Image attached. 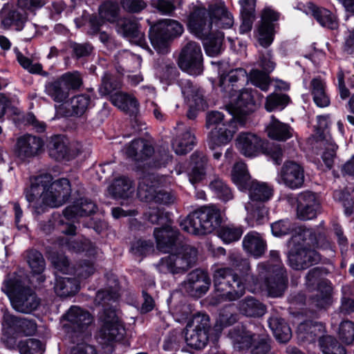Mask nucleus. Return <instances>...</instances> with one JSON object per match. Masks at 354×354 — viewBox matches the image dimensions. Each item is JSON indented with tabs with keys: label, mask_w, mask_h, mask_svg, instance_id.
Returning a JSON list of instances; mask_svg holds the SVG:
<instances>
[{
	"label": "nucleus",
	"mask_w": 354,
	"mask_h": 354,
	"mask_svg": "<svg viewBox=\"0 0 354 354\" xmlns=\"http://www.w3.org/2000/svg\"><path fill=\"white\" fill-rule=\"evenodd\" d=\"M232 120L231 118L229 123H222L221 127L211 130L208 136V145L211 149L225 145L232 140L234 133V130L230 129Z\"/></svg>",
	"instance_id": "28"
},
{
	"label": "nucleus",
	"mask_w": 354,
	"mask_h": 354,
	"mask_svg": "<svg viewBox=\"0 0 354 354\" xmlns=\"http://www.w3.org/2000/svg\"><path fill=\"white\" fill-rule=\"evenodd\" d=\"M319 346L323 354H346L345 348L337 340L330 336L325 335L319 340Z\"/></svg>",
	"instance_id": "57"
},
{
	"label": "nucleus",
	"mask_w": 354,
	"mask_h": 354,
	"mask_svg": "<svg viewBox=\"0 0 354 354\" xmlns=\"http://www.w3.org/2000/svg\"><path fill=\"white\" fill-rule=\"evenodd\" d=\"M325 326L322 323L307 321L301 323L297 328L299 337L304 341L314 342L317 338L319 341L324 337Z\"/></svg>",
	"instance_id": "30"
},
{
	"label": "nucleus",
	"mask_w": 354,
	"mask_h": 354,
	"mask_svg": "<svg viewBox=\"0 0 354 354\" xmlns=\"http://www.w3.org/2000/svg\"><path fill=\"white\" fill-rule=\"evenodd\" d=\"M117 31L131 42L144 46L145 39L144 33L140 29L138 21L134 18H123L117 23Z\"/></svg>",
	"instance_id": "21"
},
{
	"label": "nucleus",
	"mask_w": 354,
	"mask_h": 354,
	"mask_svg": "<svg viewBox=\"0 0 354 354\" xmlns=\"http://www.w3.org/2000/svg\"><path fill=\"white\" fill-rule=\"evenodd\" d=\"M192 167L188 172L189 182L195 185L205 178L207 168V158L202 153L195 151L191 156Z\"/></svg>",
	"instance_id": "27"
},
{
	"label": "nucleus",
	"mask_w": 354,
	"mask_h": 354,
	"mask_svg": "<svg viewBox=\"0 0 354 354\" xmlns=\"http://www.w3.org/2000/svg\"><path fill=\"white\" fill-rule=\"evenodd\" d=\"M80 289L79 281L75 278L57 277L54 290L57 296L67 297L74 295Z\"/></svg>",
	"instance_id": "43"
},
{
	"label": "nucleus",
	"mask_w": 354,
	"mask_h": 354,
	"mask_svg": "<svg viewBox=\"0 0 354 354\" xmlns=\"http://www.w3.org/2000/svg\"><path fill=\"white\" fill-rule=\"evenodd\" d=\"M239 310L247 317H261L266 313V306L252 297H247L239 301Z\"/></svg>",
	"instance_id": "45"
},
{
	"label": "nucleus",
	"mask_w": 354,
	"mask_h": 354,
	"mask_svg": "<svg viewBox=\"0 0 354 354\" xmlns=\"http://www.w3.org/2000/svg\"><path fill=\"white\" fill-rule=\"evenodd\" d=\"M26 261L35 276H37V280L39 283L44 282L46 279L42 272L45 270L46 263L42 254L34 249L26 252Z\"/></svg>",
	"instance_id": "40"
},
{
	"label": "nucleus",
	"mask_w": 354,
	"mask_h": 354,
	"mask_svg": "<svg viewBox=\"0 0 354 354\" xmlns=\"http://www.w3.org/2000/svg\"><path fill=\"white\" fill-rule=\"evenodd\" d=\"M304 179L303 167L295 161H286L281 169L278 181L292 189H296L303 186Z\"/></svg>",
	"instance_id": "16"
},
{
	"label": "nucleus",
	"mask_w": 354,
	"mask_h": 354,
	"mask_svg": "<svg viewBox=\"0 0 354 354\" xmlns=\"http://www.w3.org/2000/svg\"><path fill=\"white\" fill-rule=\"evenodd\" d=\"M270 261L257 265V275L255 276L262 283V290H265L268 296L279 297L287 288L288 277L286 270L277 250L270 252Z\"/></svg>",
	"instance_id": "4"
},
{
	"label": "nucleus",
	"mask_w": 354,
	"mask_h": 354,
	"mask_svg": "<svg viewBox=\"0 0 354 354\" xmlns=\"http://www.w3.org/2000/svg\"><path fill=\"white\" fill-rule=\"evenodd\" d=\"M270 339L265 333H258V338L251 347V354H274L271 350Z\"/></svg>",
	"instance_id": "62"
},
{
	"label": "nucleus",
	"mask_w": 354,
	"mask_h": 354,
	"mask_svg": "<svg viewBox=\"0 0 354 354\" xmlns=\"http://www.w3.org/2000/svg\"><path fill=\"white\" fill-rule=\"evenodd\" d=\"M211 339H214V335H207L203 331L192 328L190 325H187L185 333V339L187 344L195 349L203 348L206 344L207 341Z\"/></svg>",
	"instance_id": "42"
},
{
	"label": "nucleus",
	"mask_w": 354,
	"mask_h": 354,
	"mask_svg": "<svg viewBox=\"0 0 354 354\" xmlns=\"http://www.w3.org/2000/svg\"><path fill=\"white\" fill-rule=\"evenodd\" d=\"M102 326L100 330V336L107 342H119L125 334V328L116 315L113 306L103 307V312L100 316Z\"/></svg>",
	"instance_id": "12"
},
{
	"label": "nucleus",
	"mask_w": 354,
	"mask_h": 354,
	"mask_svg": "<svg viewBox=\"0 0 354 354\" xmlns=\"http://www.w3.org/2000/svg\"><path fill=\"white\" fill-rule=\"evenodd\" d=\"M267 132L270 138L283 142L292 137L294 130L288 124L282 122L272 115L267 127Z\"/></svg>",
	"instance_id": "34"
},
{
	"label": "nucleus",
	"mask_w": 354,
	"mask_h": 354,
	"mask_svg": "<svg viewBox=\"0 0 354 354\" xmlns=\"http://www.w3.org/2000/svg\"><path fill=\"white\" fill-rule=\"evenodd\" d=\"M279 18V14L270 8H265L261 15V24L258 29L259 44L268 47L274 40V24Z\"/></svg>",
	"instance_id": "18"
},
{
	"label": "nucleus",
	"mask_w": 354,
	"mask_h": 354,
	"mask_svg": "<svg viewBox=\"0 0 354 354\" xmlns=\"http://www.w3.org/2000/svg\"><path fill=\"white\" fill-rule=\"evenodd\" d=\"M174 250H176L175 252L160 259L158 265L160 272L173 275L183 274L195 265L198 256L196 248L182 245Z\"/></svg>",
	"instance_id": "8"
},
{
	"label": "nucleus",
	"mask_w": 354,
	"mask_h": 354,
	"mask_svg": "<svg viewBox=\"0 0 354 354\" xmlns=\"http://www.w3.org/2000/svg\"><path fill=\"white\" fill-rule=\"evenodd\" d=\"M223 39V33L217 29L214 30L212 33L207 38L202 39L205 40L204 48L207 55L212 57L219 55L222 50Z\"/></svg>",
	"instance_id": "50"
},
{
	"label": "nucleus",
	"mask_w": 354,
	"mask_h": 354,
	"mask_svg": "<svg viewBox=\"0 0 354 354\" xmlns=\"http://www.w3.org/2000/svg\"><path fill=\"white\" fill-rule=\"evenodd\" d=\"M324 271L320 268L310 270L306 277V284L309 288H317L313 303L318 308H322L331 303L332 287L330 281L323 278Z\"/></svg>",
	"instance_id": "9"
},
{
	"label": "nucleus",
	"mask_w": 354,
	"mask_h": 354,
	"mask_svg": "<svg viewBox=\"0 0 354 354\" xmlns=\"http://www.w3.org/2000/svg\"><path fill=\"white\" fill-rule=\"evenodd\" d=\"M232 180L240 189H245L252 180L245 164L243 162H236L232 171Z\"/></svg>",
	"instance_id": "53"
},
{
	"label": "nucleus",
	"mask_w": 354,
	"mask_h": 354,
	"mask_svg": "<svg viewBox=\"0 0 354 354\" xmlns=\"http://www.w3.org/2000/svg\"><path fill=\"white\" fill-rule=\"evenodd\" d=\"M153 28L169 39L180 36L183 32V26L178 21L172 19L162 20L153 26Z\"/></svg>",
	"instance_id": "49"
},
{
	"label": "nucleus",
	"mask_w": 354,
	"mask_h": 354,
	"mask_svg": "<svg viewBox=\"0 0 354 354\" xmlns=\"http://www.w3.org/2000/svg\"><path fill=\"white\" fill-rule=\"evenodd\" d=\"M18 348L21 354H42L44 351L41 342L35 339L19 342Z\"/></svg>",
	"instance_id": "64"
},
{
	"label": "nucleus",
	"mask_w": 354,
	"mask_h": 354,
	"mask_svg": "<svg viewBox=\"0 0 354 354\" xmlns=\"http://www.w3.org/2000/svg\"><path fill=\"white\" fill-rule=\"evenodd\" d=\"M39 225L40 229L46 234L51 233L56 226H60L59 230L65 234L73 235L75 234L76 228L74 225L66 223V225H64V221L59 215L56 216H53V220L41 223Z\"/></svg>",
	"instance_id": "52"
},
{
	"label": "nucleus",
	"mask_w": 354,
	"mask_h": 354,
	"mask_svg": "<svg viewBox=\"0 0 354 354\" xmlns=\"http://www.w3.org/2000/svg\"><path fill=\"white\" fill-rule=\"evenodd\" d=\"M135 191L133 181L122 176L115 179L108 187V192L115 198H128Z\"/></svg>",
	"instance_id": "38"
},
{
	"label": "nucleus",
	"mask_w": 354,
	"mask_h": 354,
	"mask_svg": "<svg viewBox=\"0 0 354 354\" xmlns=\"http://www.w3.org/2000/svg\"><path fill=\"white\" fill-rule=\"evenodd\" d=\"M166 178L153 173L144 175L139 182L138 196L142 201L169 205L176 201L175 195L162 188Z\"/></svg>",
	"instance_id": "7"
},
{
	"label": "nucleus",
	"mask_w": 354,
	"mask_h": 354,
	"mask_svg": "<svg viewBox=\"0 0 354 354\" xmlns=\"http://www.w3.org/2000/svg\"><path fill=\"white\" fill-rule=\"evenodd\" d=\"M58 78L68 95L71 91L79 90L83 84L81 75L77 71L67 72Z\"/></svg>",
	"instance_id": "56"
},
{
	"label": "nucleus",
	"mask_w": 354,
	"mask_h": 354,
	"mask_svg": "<svg viewBox=\"0 0 354 354\" xmlns=\"http://www.w3.org/2000/svg\"><path fill=\"white\" fill-rule=\"evenodd\" d=\"M122 87V78L115 76L109 72H105L101 78V84L99 86L98 91L102 96L112 95Z\"/></svg>",
	"instance_id": "48"
},
{
	"label": "nucleus",
	"mask_w": 354,
	"mask_h": 354,
	"mask_svg": "<svg viewBox=\"0 0 354 354\" xmlns=\"http://www.w3.org/2000/svg\"><path fill=\"white\" fill-rule=\"evenodd\" d=\"M1 290L9 297L12 308L17 312L31 313L40 304V299L35 292L25 286L17 277L6 280Z\"/></svg>",
	"instance_id": "6"
},
{
	"label": "nucleus",
	"mask_w": 354,
	"mask_h": 354,
	"mask_svg": "<svg viewBox=\"0 0 354 354\" xmlns=\"http://www.w3.org/2000/svg\"><path fill=\"white\" fill-rule=\"evenodd\" d=\"M243 248L244 250L254 257L258 258L261 257L266 249V243L257 232H248L243 239Z\"/></svg>",
	"instance_id": "35"
},
{
	"label": "nucleus",
	"mask_w": 354,
	"mask_h": 354,
	"mask_svg": "<svg viewBox=\"0 0 354 354\" xmlns=\"http://www.w3.org/2000/svg\"><path fill=\"white\" fill-rule=\"evenodd\" d=\"M299 241L307 243L309 245L317 248H327L330 243L326 234V230L321 223L315 228H307L305 226H299L295 229V234L292 236L290 242L297 243Z\"/></svg>",
	"instance_id": "13"
},
{
	"label": "nucleus",
	"mask_w": 354,
	"mask_h": 354,
	"mask_svg": "<svg viewBox=\"0 0 354 354\" xmlns=\"http://www.w3.org/2000/svg\"><path fill=\"white\" fill-rule=\"evenodd\" d=\"M179 67L192 75L203 72V53L200 44L189 40L183 46L178 60Z\"/></svg>",
	"instance_id": "11"
},
{
	"label": "nucleus",
	"mask_w": 354,
	"mask_h": 354,
	"mask_svg": "<svg viewBox=\"0 0 354 354\" xmlns=\"http://www.w3.org/2000/svg\"><path fill=\"white\" fill-rule=\"evenodd\" d=\"M292 243L293 246L288 252V259L289 266L294 270H306L321 261L320 254L308 247L307 243L299 241Z\"/></svg>",
	"instance_id": "10"
},
{
	"label": "nucleus",
	"mask_w": 354,
	"mask_h": 354,
	"mask_svg": "<svg viewBox=\"0 0 354 354\" xmlns=\"http://www.w3.org/2000/svg\"><path fill=\"white\" fill-rule=\"evenodd\" d=\"M321 205L318 196L313 192L305 191L297 197V216L303 221L311 220L320 212Z\"/></svg>",
	"instance_id": "14"
},
{
	"label": "nucleus",
	"mask_w": 354,
	"mask_h": 354,
	"mask_svg": "<svg viewBox=\"0 0 354 354\" xmlns=\"http://www.w3.org/2000/svg\"><path fill=\"white\" fill-rule=\"evenodd\" d=\"M234 18L223 2L204 8H196L189 15L187 27L190 32L199 39H205L217 28H230Z\"/></svg>",
	"instance_id": "2"
},
{
	"label": "nucleus",
	"mask_w": 354,
	"mask_h": 354,
	"mask_svg": "<svg viewBox=\"0 0 354 354\" xmlns=\"http://www.w3.org/2000/svg\"><path fill=\"white\" fill-rule=\"evenodd\" d=\"M313 16L321 26L334 30L338 27V21L335 15L325 8H315Z\"/></svg>",
	"instance_id": "55"
},
{
	"label": "nucleus",
	"mask_w": 354,
	"mask_h": 354,
	"mask_svg": "<svg viewBox=\"0 0 354 354\" xmlns=\"http://www.w3.org/2000/svg\"><path fill=\"white\" fill-rule=\"evenodd\" d=\"M237 320L238 315L234 311V304H230L222 308L212 328L214 332V339H218L224 328L233 325Z\"/></svg>",
	"instance_id": "36"
},
{
	"label": "nucleus",
	"mask_w": 354,
	"mask_h": 354,
	"mask_svg": "<svg viewBox=\"0 0 354 354\" xmlns=\"http://www.w3.org/2000/svg\"><path fill=\"white\" fill-rule=\"evenodd\" d=\"M62 317L66 322L64 327L75 333L84 332L93 322L91 315L77 306L71 307Z\"/></svg>",
	"instance_id": "19"
},
{
	"label": "nucleus",
	"mask_w": 354,
	"mask_h": 354,
	"mask_svg": "<svg viewBox=\"0 0 354 354\" xmlns=\"http://www.w3.org/2000/svg\"><path fill=\"white\" fill-rule=\"evenodd\" d=\"M326 83L320 77L313 78L310 82L311 95L315 104L321 108L330 104V98L326 92Z\"/></svg>",
	"instance_id": "46"
},
{
	"label": "nucleus",
	"mask_w": 354,
	"mask_h": 354,
	"mask_svg": "<svg viewBox=\"0 0 354 354\" xmlns=\"http://www.w3.org/2000/svg\"><path fill=\"white\" fill-rule=\"evenodd\" d=\"M119 282L117 277L113 274L106 275V287L104 290L97 291L95 301L102 307L113 306L119 297Z\"/></svg>",
	"instance_id": "22"
},
{
	"label": "nucleus",
	"mask_w": 354,
	"mask_h": 354,
	"mask_svg": "<svg viewBox=\"0 0 354 354\" xmlns=\"http://www.w3.org/2000/svg\"><path fill=\"white\" fill-rule=\"evenodd\" d=\"M44 145L42 140L36 136L24 134L17 139L15 153L21 160L37 156Z\"/></svg>",
	"instance_id": "17"
},
{
	"label": "nucleus",
	"mask_w": 354,
	"mask_h": 354,
	"mask_svg": "<svg viewBox=\"0 0 354 354\" xmlns=\"http://www.w3.org/2000/svg\"><path fill=\"white\" fill-rule=\"evenodd\" d=\"M228 336L232 342L234 347L239 350L251 348L258 338V333L240 328H233L229 331Z\"/></svg>",
	"instance_id": "37"
},
{
	"label": "nucleus",
	"mask_w": 354,
	"mask_h": 354,
	"mask_svg": "<svg viewBox=\"0 0 354 354\" xmlns=\"http://www.w3.org/2000/svg\"><path fill=\"white\" fill-rule=\"evenodd\" d=\"M268 324L275 338L279 342L286 343L290 339L292 332L283 319L273 316L268 319Z\"/></svg>",
	"instance_id": "47"
},
{
	"label": "nucleus",
	"mask_w": 354,
	"mask_h": 354,
	"mask_svg": "<svg viewBox=\"0 0 354 354\" xmlns=\"http://www.w3.org/2000/svg\"><path fill=\"white\" fill-rule=\"evenodd\" d=\"M0 20L3 28H13L19 31L24 27L26 17L13 6L5 4L0 11Z\"/></svg>",
	"instance_id": "23"
},
{
	"label": "nucleus",
	"mask_w": 354,
	"mask_h": 354,
	"mask_svg": "<svg viewBox=\"0 0 354 354\" xmlns=\"http://www.w3.org/2000/svg\"><path fill=\"white\" fill-rule=\"evenodd\" d=\"M255 104L251 91L244 89L240 92L234 103L227 106L232 120L237 119L243 122V118L254 111Z\"/></svg>",
	"instance_id": "20"
},
{
	"label": "nucleus",
	"mask_w": 354,
	"mask_h": 354,
	"mask_svg": "<svg viewBox=\"0 0 354 354\" xmlns=\"http://www.w3.org/2000/svg\"><path fill=\"white\" fill-rule=\"evenodd\" d=\"M181 92L187 103L196 108L204 109L205 103L203 95L199 88L194 85L191 80L182 78L178 81Z\"/></svg>",
	"instance_id": "26"
},
{
	"label": "nucleus",
	"mask_w": 354,
	"mask_h": 354,
	"mask_svg": "<svg viewBox=\"0 0 354 354\" xmlns=\"http://www.w3.org/2000/svg\"><path fill=\"white\" fill-rule=\"evenodd\" d=\"M95 205L88 200H81L80 202L70 205L63 212L64 216L67 220L76 218L79 216H88L95 212Z\"/></svg>",
	"instance_id": "44"
},
{
	"label": "nucleus",
	"mask_w": 354,
	"mask_h": 354,
	"mask_svg": "<svg viewBox=\"0 0 354 354\" xmlns=\"http://www.w3.org/2000/svg\"><path fill=\"white\" fill-rule=\"evenodd\" d=\"M250 199V203H264L268 201L273 195V188L268 183L252 180L247 185Z\"/></svg>",
	"instance_id": "25"
},
{
	"label": "nucleus",
	"mask_w": 354,
	"mask_h": 354,
	"mask_svg": "<svg viewBox=\"0 0 354 354\" xmlns=\"http://www.w3.org/2000/svg\"><path fill=\"white\" fill-rule=\"evenodd\" d=\"M71 193L70 182L67 178H60L53 182L50 174L38 176L31 182L29 189L26 191V198L29 203L38 197L42 205L34 206L37 214L44 212L45 207H58L68 199Z\"/></svg>",
	"instance_id": "1"
},
{
	"label": "nucleus",
	"mask_w": 354,
	"mask_h": 354,
	"mask_svg": "<svg viewBox=\"0 0 354 354\" xmlns=\"http://www.w3.org/2000/svg\"><path fill=\"white\" fill-rule=\"evenodd\" d=\"M68 145V139L64 136L57 135L51 137L48 145L49 156L58 161L70 159Z\"/></svg>",
	"instance_id": "32"
},
{
	"label": "nucleus",
	"mask_w": 354,
	"mask_h": 354,
	"mask_svg": "<svg viewBox=\"0 0 354 354\" xmlns=\"http://www.w3.org/2000/svg\"><path fill=\"white\" fill-rule=\"evenodd\" d=\"M221 223V212L215 207H203L189 213L179 225L193 235H204L216 230Z\"/></svg>",
	"instance_id": "5"
},
{
	"label": "nucleus",
	"mask_w": 354,
	"mask_h": 354,
	"mask_svg": "<svg viewBox=\"0 0 354 354\" xmlns=\"http://www.w3.org/2000/svg\"><path fill=\"white\" fill-rule=\"evenodd\" d=\"M268 74V73L258 69H252L248 75V79L256 87L259 88L261 91H267L270 84Z\"/></svg>",
	"instance_id": "60"
},
{
	"label": "nucleus",
	"mask_w": 354,
	"mask_h": 354,
	"mask_svg": "<svg viewBox=\"0 0 354 354\" xmlns=\"http://www.w3.org/2000/svg\"><path fill=\"white\" fill-rule=\"evenodd\" d=\"M153 236L158 250L165 253L173 251L180 243V232L171 223L156 227Z\"/></svg>",
	"instance_id": "15"
},
{
	"label": "nucleus",
	"mask_w": 354,
	"mask_h": 354,
	"mask_svg": "<svg viewBox=\"0 0 354 354\" xmlns=\"http://www.w3.org/2000/svg\"><path fill=\"white\" fill-rule=\"evenodd\" d=\"M241 227L228 225L222 227L218 232V236L227 243L238 241L243 234Z\"/></svg>",
	"instance_id": "63"
},
{
	"label": "nucleus",
	"mask_w": 354,
	"mask_h": 354,
	"mask_svg": "<svg viewBox=\"0 0 354 354\" xmlns=\"http://www.w3.org/2000/svg\"><path fill=\"white\" fill-rule=\"evenodd\" d=\"M111 101L114 106L124 112L136 114L138 111V101L131 95L122 92L115 93L111 96Z\"/></svg>",
	"instance_id": "39"
},
{
	"label": "nucleus",
	"mask_w": 354,
	"mask_h": 354,
	"mask_svg": "<svg viewBox=\"0 0 354 354\" xmlns=\"http://www.w3.org/2000/svg\"><path fill=\"white\" fill-rule=\"evenodd\" d=\"M115 61L116 71L121 75L138 68L142 62L139 56L127 50L118 52L115 56Z\"/></svg>",
	"instance_id": "29"
},
{
	"label": "nucleus",
	"mask_w": 354,
	"mask_h": 354,
	"mask_svg": "<svg viewBox=\"0 0 354 354\" xmlns=\"http://www.w3.org/2000/svg\"><path fill=\"white\" fill-rule=\"evenodd\" d=\"M215 290L225 301H236L241 298L247 288L257 293L262 291V283L255 275H246L241 279L230 268L216 270L213 274Z\"/></svg>",
	"instance_id": "3"
},
{
	"label": "nucleus",
	"mask_w": 354,
	"mask_h": 354,
	"mask_svg": "<svg viewBox=\"0 0 354 354\" xmlns=\"http://www.w3.org/2000/svg\"><path fill=\"white\" fill-rule=\"evenodd\" d=\"M209 187L218 198L225 202L232 200L234 197L230 187L218 176L214 177Z\"/></svg>",
	"instance_id": "54"
},
{
	"label": "nucleus",
	"mask_w": 354,
	"mask_h": 354,
	"mask_svg": "<svg viewBox=\"0 0 354 354\" xmlns=\"http://www.w3.org/2000/svg\"><path fill=\"white\" fill-rule=\"evenodd\" d=\"M44 91L54 102H64L69 97L59 78L48 82L45 84Z\"/></svg>",
	"instance_id": "51"
},
{
	"label": "nucleus",
	"mask_w": 354,
	"mask_h": 354,
	"mask_svg": "<svg viewBox=\"0 0 354 354\" xmlns=\"http://www.w3.org/2000/svg\"><path fill=\"white\" fill-rule=\"evenodd\" d=\"M261 140L257 135L241 133L236 138V146L245 156H255L261 147Z\"/></svg>",
	"instance_id": "31"
},
{
	"label": "nucleus",
	"mask_w": 354,
	"mask_h": 354,
	"mask_svg": "<svg viewBox=\"0 0 354 354\" xmlns=\"http://www.w3.org/2000/svg\"><path fill=\"white\" fill-rule=\"evenodd\" d=\"M149 39L154 49L160 54H166L169 51V39L154 28L149 32Z\"/></svg>",
	"instance_id": "58"
},
{
	"label": "nucleus",
	"mask_w": 354,
	"mask_h": 354,
	"mask_svg": "<svg viewBox=\"0 0 354 354\" xmlns=\"http://www.w3.org/2000/svg\"><path fill=\"white\" fill-rule=\"evenodd\" d=\"M195 136L189 128H185L172 142V148L178 155H184L190 151L195 145Z\"/></svg>",
	"instance_id": "41"
},
{
	"label": "nucleus",
	"mask_w": 354,
	"mask_h": 354,
	"mask_svg": "<svg viewBox=\"0 0 354 354\" xmlns=\"http://www.w3.org/2000/svg\"><path fill=\"white\" fill-rule=\"evenodd\" d=\"M91 102V97L85 94L77 95L71 100L72 115L82 116L87 110Z\"/></svg>",
	"instance_id": "61"
},
{
	"label": "nucleus",
	"mask_w": 354,
	"mask_h": 354,
	"mask_svg": "<svg viewBox=\"0 0 354 354\" xmlns=\"http://www.w3.org/2000/svg\"><path fill=\"white\" fill-rule=\"evenodd\" d=\"M3 326L13 329L15 332L21 333L26 336L32 335L37 330L35 321L16 317L10 313H4Z\"/></svg>",
	"instance_id": "24"
},
{
	"label": "nucleus",
	"mask_w": 354,
	"mask_h": 354,
	"mask_svg": "<svg viewBox=\"0 0 354 354\" xmlns=\"http://www.w3.org/2000/svg\"><path fill=\"white\" fill-rule=\"evenodd\" d=\"M127 156L139 162L147 160L154 152L153 148L144 140H133L126 148Z\"/></svg>",
	"instance_id": "33"
},
{
	"label": "nucleus",
	"mask_w": 354,
	"mask_h": 354,
	"mask_svg": "<svg viewBox=\"0 0 354 354\" xmlns=\"http://www.w3.org/2000/svg\"><path fill=\"white\" fill-rule=\"evenodd\" d=\"M290 101V97L286 94L272 93L266 97L265 108L272 112L283 109Z\"/></svg>",
	"instance_id": "59"
}]
</instances>
